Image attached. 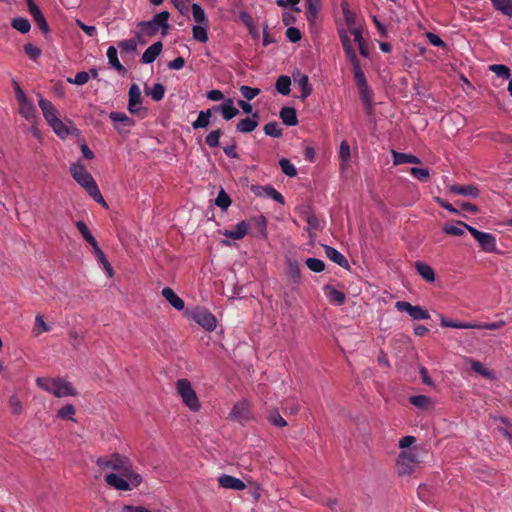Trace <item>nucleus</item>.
Returning a JSON list of instances; mask_svg holds the SVG:
<instances>
[{"label":"nucleus","mask_w":512,"mask_h":512,"mask_svg":"<svg viewBox=\"0 0 512 512\" xmlns=\"http://www.w3.org/2000/svg\"><path fill=\"white\" fill-rule=\"evenodd\" d=\"M96 464L102 470H113L121 476L128 478L134 487H138L142 482V476L133 470L130 459L118 453L99 457Z\"/></svg>","instance_id":"1"},{"label":"nucleus","mask_w":512,"mask_h":512,"mask_svg":"<svg viewBox=\"0 0 512 512\" xmlns=\"http://www.w3.org/2000/svg\"><path fill=\"white\" fill-rule=\"evenodd\" d=\"M70 174L72 178L85 189L87 194L97 203L103 207H107L98 185L92 175L87 171L84 164L81 162L72 163L70 166Z\"/></svg>","instance_id":"2"},{"label":"nucleus","mask_w":512,"mask_h":512,"mask_svg":"<svg viewBox=\"0 0 512 512\" xmlns=\"http://www.w3.org/2000/svg\"><path fill=\"white\" fill-rule=\"evenodd\" d=\"M339 39L343 47L345 56L352 65L354 81L356 86L358 87L368 84L365 74L361 68L360 61L357 57L356 51L353 47L352 40L347 37L346 32L342 28L339 30Z\"/></svg>","instance_id":"3"},{"label":"nucleus","mask_w":512,"mask_h":512,"mask_svg":"<svg viewBox=\"0 0 512 512\" xmlns=\"http://www.w3.org/2000/svg\"><path fill=\"white\" fill-rule=\"evenodd\" d=\"M36 384L42 390L53 394L57 398L76 396L77 390L64 378L38 377Z\"/></svg>","instance_id":"4"},{"label":"nucleus","mask_w":512,"mask_h":512,"mask_svg":"<svg viewBox=\"0 0 512 512\" xmlns=\"http://www.w3.org/2000/svg\"><path fill=\"white\" fill-rule=\"evenodd\" d=\"M340 6L343 19L336 20L337 33L339 34V30L342 28L346 34H348L349 30L362 25V19L356 14L355 11L350 9V5L347 0H341ZM347 37L351 39L349 35H347Z\"/></svg>","instance_id":"5"},{"label":"nucleus","mask_w":512,"mask_h":512,"mask_svg":"<svg viewBox=\"0 0 512 512\" xmlns=\"http://www.w3.org/2000/svg\"><path fill=\"white\" fill-rule=\"evenodd\" d=\"M176 389L184 404L189 407L191 411H199L201 408L200 402L195 390L192 388L191 383L187 379H179L176 382Z\"/></svg>","instance_id":"6"},{"label":"nucleus","mask_w":512,"mask_h":512,"mask_svg":"<svg viewBox=\"0 0 512 512\" xmlns=\"http://www.w3.org/2000/svg\"><path fill=\"white\" fill-rule=\"evenodd\" d=\"M459 225L465 227L470 232L484 252L492 253L496 251V238L494 235L479 231L464 222H459Z\"/></svg>","instance_id":"7"},{"label":"nucleus","mask_w":512,"mask_h":512,"mask_svg":"<svg viewBox=\"0 0 512 512\" xmlns=\"http://www.w3.org/2000/svg\"><path fill=\"white\" fill-rule=\"evenodd\" d=\"M189 318L207 331H213L216 328L215 316L205 308H195L190 311Z\"/></svg>","instance_id":"8"},{"label":"nucleus","mask_w":512,"mask_h":512,"mask_svg":"<svg viewBox=\"0 0 512 512\" xmlns=\"http://www.w3.org/2000/svg\"><path fill=\"white\" fill-rule=\"evenodd\" d=\"M418 463L417 457L412 452L402 451L397 459V471L399 475L411 474L416 464Z\"/></svg>","instance_id":"9"},{"label":"nucleus","mask_w":512,"mask_h":512,"mask_svg":"<svg viewBox=\"0 0 512 512\" xmlns=\"http://www.w3.org/2000/svg\"><path fill=\"white\" fill-rule=\"evenodd\" d=\"M395 307L400 312H406L414 320H426L430 318L427 310L421 306H414L407 301H397Z\"/></svg>","instance_id":"10"},{"label":"nucleus","mask_w":512,"mask_h":512,"mask_svg":"<svg viewBox=\"0 0 512 512\" xmlns=\"http://www.w3.org/2000/svg\"><path fill=\"white\" fill-rule=\"evenodd\" d=\"M229 418L240 423L249 421L251 419V411L248 402L246 400L237 402L233 406Z\"/></svg>","instance_id":"11"},{"label":"nucleus","mask_w":512,"mask_h":512,"mask_svg":"<svg viewBox=\"0 0 512 512\" xmlns=\"http://www.w3.org/2000/svg\"><path fill=\"white\" fill-rule=\"evenodd\" d=\"M105 482L112 488L119 491H129L134 487L132 482L121 476L119 473H109L105 475Z\"/></svg>","instance_id":"12"},{"label":"nucleus","mask_w":512,"mask_h":512,"mask_svg":"<svg viewBox=\"0 0 512 512\" xmlns=\"http://www.w3.org/2000/svg\"><path fill=\"white\" fill-rule=\"evenodd\" d=\"M129 101H128V111L131 114L137 115L142 111V96L141 90L137 84H132L129 88L128 92Z\"/></svg>","instance_id":"13"},{"label":"nucleus","mask_w":512,"mask_h":512,"mask_svg":"<svg viewBox=\"0 0 512 512\" xmlns=\"http://www.w3.org/2000/svg\"><path fill=\"white\" fill-rule=\"evenodd\" d=\"M292 77L294 79L295 84H297L298 87L300 88V98L302 101H304L307 97H309L312 94L313 91V88L309 83V77L308 75L302 73L299 70L294 71Z\"/></svg>","instance_id":"14"},{"label":"nucleus","mask_w":512,"mask_h":512,"mask_svg":"<svg viewBox=\"0 0 512 512\" xmlns=\"http://www.w3.org/2000/svg\"><path fill=\"white\" fill-rule=\"evenodd\" d=\"M27 6L35 23L43 33L49 32V25L38 5L33 0H27Z\"/></svg>","instance_id":"15"},{"label":"nucleus","mask_w":512,"mask_h":512,"mask_svg":"<svg viewBox=\"0 0 512 512\" xmlns=\"http://www.w3.org/2000/svg\"><path fill=\"white\" fill-rule=\"evenodd\" d=\"M259 124V113L256 111L251 117L240 119L236 124V131L239 133H251Z\"/></svg>","instance_id":"16"},{"label":"nucleus","mask_w":512,"mask_h":512,"mask_svg":"<svg viewBox=\"0 0 512 512\" xmlns=\"http://www.w3.org/2000/svg\"><path fill=\"white\" fill-rule=\"evenodd\" d=\"M219 486L225 489L242 491L246 488L245 483L234 476L223 474L218 478Z\"/></svg>","instance_id":"17"},{"label":"nucleus","mask_w":512,"mask_h":512,"mask_svg":"<svg viewBox=\"0 0 512 512\" xmlns=\"http://www.w3.org/2000/svg\"><path fill=\"white\" fill-rule=\"evenodd\" d=\"M161 295L165 298L170 305L178 311H181L185 307L184 301L174 292L170 287H165L161 291Z\"/></svg>","instance_id":"18"},{"label":"nucleus","mask_w":512,"mask_h":512,"mask_svg":"<svg viewBox=\"0 0 512 512\" xmlns=\"http://www.w3.org/2000/svg\"><path fill=\"white\" fill-rule=\"evenodd\" d=\"M109 118L115 123V129L118 131H121V126L131 128L135 125L134 119L121 112H111Z\"/></svg>","instance_id":"19"},{"label":"nucleus","mask_w":512,"mask_h":512,"mask_svg":"<svg viewBox=\"0 0 512 512\" xmlns=\"http://www.w3.org/2000/svg\"><path fill=\"white\" fill-rule=\"evenodd\" d=\"M163 48V44L161 41H157L151 46H149L144 53L142 54L141 61L145 64L153 63L156 58L160 55Z\"/></svg>","instance_id":"20"},{"label":"nucleus","mask_w":512,"mask_h":512,"mask_svg":"<svg viewBox=\"0 0 512 512\" xmlns=\"http://www.w3.org/2000/svg\"><path fill=\"white\" fill-rule=\"evenodd\" d=\"M38 105L42 110L43 116L48 124L58 117L57 110L51 101L40 97Z\"/></svg>","instance_id":"21"},{"label":"nucleus","mask_w":512,"mask_h":512,"mask_svg":"<svg viewBox=\"0 0 512 512\" xmlns=\"http://www.w3.org/2000/svg\"><path fill=\"white\" fill-rule=\"evenodd\" d=\"M249 227L250 224L248 222L241 221L233 230H225L223 235L233 240H240L247 235Z\"/></svg>","instance_id":"22"},{"label":"nucleus","mask_w":512,"mask_h":512,"mask_svg":"<svg viewBox=\"0 0 512 512\" xmlns=\"http://www.w3.org/2000/svg\"><path fill=\"white\" fill-rule=\"evenodd\" d=\"M449 189L454 194L469 196V197H473V198H477L480 194L478 187L475 185L454 184V185L450 186Z\"/></svg>","instance_id":"23"},{"label":"nucleus","mask_w":512,"mask_h":512,"mask_svg":"<svg viewBox=\"0 0 512 512\" xmlns=\"http://www.w3.org/2000/svg\"><path fill=\"white\" fill-rule=\"evenodd\" d=\"M324 293L329 301L335 305H342L345 301V294L331 285L324 287Z\"/></svg>","instance_id":"24"},{"label":"nucleus","mask_w":512,"mask_h":512,"mask_svg":"<svg viewBox=\"0 0 512 512\" xmlns=\"http://www.w3.org/2000/svg\"><path fill=\"white\" fill-rule=\"evenodd\" d=\"M325 254L331 261L338 264L340 267L346 268L349 266L348 260L337 249L325 246Z\"/></svg>","instance_id":"25"},{"label":"nucleus","mask_w":512,"mask_h":512,"mask_svg":"<svg viewBox=\"0 0 512 512\" xmlns=\"http://www.w3.org/2000/svg\"><path fill=\"white\" fill-rule=\"evenodd\" d=\"M359 95L361 98V101L365 107L367 114H372L373 112V105H372V92L368 86V84L364 86H358Z\"/></svg>","instance_id":"26"},{"label":"nucleus","mask_w":512,"mask_h":512,"mask_svg":"<svg viewBox=\"0 0 512 512\" xmlns=\"http://www.w3.org/2000/svg\"><path fill=\"white\" fill-rule=\"evenodd\" d=\"M321 8V0H306V17L309 23H315Z\"/></svg>","instance_id":"27"},{"label":"nucleus","mask_w":512,"mask_h":512,"mask_svg":"<svg viewBox=\"0 0 512 512\" xmlns=\"http://www.w3.org/2000/svg\"><path fill=\"white\" fill-rule=\"evenodd\" d=\"M19 113L26 120L33 122L36 119L37 110L34 104L27 100L25 102L19 103Z\"/></svg>","instance_id":"28"},{"label":"nucleus","mask_w":512,"mask_h":512,"mask_svg":"<svg viewBox=\"0 0 512 512\" xmlns=\"http://www.w3.org/2000/svg\"><path fill=\"white\" fill-rule=\"evenodd\" d=\"M417 273L427 282L431 283L435 280V273L431 266L428 264L417 261L415 263Z\"/></svg>","instance_id":"29"},{"label":"nucleus","mask_w":512,"mask_h":512,"mask_svg":"<svg viewBox=\"0 0 512 512\" xmlns=\"http://www.w3.org/2000/svg\"><path fill=\"white\" fill-rule=\"evenodd\" d=\"M280 118L287 126H295L298 124L296 110L292 107H283L280 110Z\"/></svg>","instance_id":"30"},{"label":"nucleus","mask_w":512,"mask_h":512,"mask_svg":"<svg viewBox=\"0 0 512 512\" xmlns=\"http://www.w3.org/2000/svg\"><path fill=\"white\" fill-rule=\"evenodd\" d=\"M392 156H393L394 165H401V164H406V163H412V164H420L421 163V160L418 157L411 155V154L396 152L393 150Z\"/></svg>","instance_id":"31"},{"label":"nucleus","mask_w":512,"mask_h":512,"mask_svg":"<svg viewBox=\"0 0 512 512\" xmlns=\"http://www.w3.org/2000/svg\"><path fill=\"white\" fill-rule=\"evenodd\" d=\"M170 17V13L168 11H162L160 13H157L153 16L151 19L152 22L155 23L157 27L162 29V35L165 36L169 29L168 20Z\"/></svg>","instance_id":"32"},{"label":"nucleus","mask_w":512,"mask_h":512,"mask_svg":"<svg viewBox=\"0 0 512 512\" xmlns=\"http://www.w3.org/2000/svg\"><path fill=\"white\" fill-rule=\"evenodd\" d=\"M109 64L119 73H125L126 68L120 63L117 55V49L114 46H109L106 52Z\"/></svg>","instance_id":"33"},{"label":"nucleus","mask_w":512,"mask_h":512,"mask_svg":"<svg viewBox=\"0 0 512 512\" xmlns=\"http://www.w3.org/2000/svg\"><path fill=\"white\" fill-rule=\"evenodd\" d=\"M339 158H340V169L342 171H344L347 168L350 158H351L350 146L346 140H343L340 143Z\"/></svg>","instance_id":"34"},{"label":"nucleus","mask_w":512,"mask_h":512,"mask_svg":"<svg viewBox=\"0 0 512 512\" xmlns=\"http://www.w3.org/2000/svg\"><path fill=\"white\" fill-rule=\"evenodd\" d=\"M239 114V110L234 106V101L232 98L224 99V108L222 117L225 120H231Z\"/></svg>","instance_id":"35"},{"label":"nucleus","mask_w":512,"mask_h":512,"mask_svg":"<svg viewBox=\"0 0 512 512\" xmlns=\"http://www.w3.org/2000/svg\"><path fill=\"white\" fill-rule=\"evenodd\" d=\"M212 117L209 110H202L199 112L198 117L192 122L193 129L207 128L210 124V118Z\"/></svg>","instance_id":"36"},{"label":"nucleus","mask_w":512,"mask_h":512,"mask_svg":"<svg viewBox=\"0 0 512 512\" xmlns=\"http://www.w3.org/2000/svg\"><path fill=\"white\" fill-rule=\"evenodd\" d=\"M493 7L502 14L512 17V0H490Z\"/></svg>","instance_id":"37"},{"label":"nucleus","mask_w":512,"mask_h":512,"mask_svg":"<svg viewBox=\"0 0 512 512\" xmlns=\"http://www.w3.org/2000/svg\"><path fill=\"white\" fill-rule=\"evenodd\" d=\"M291 79L289 76L281 75L276 80L275 88L282 95H288L291 91Z\"/></svg>","instance_id":"38"},{"label":"nucleus","mask_w":512,"mask_h":512,"mask_svg":"<svg viewBox=\"0 0 512 512\" xmlns=\"http://www.w3.org/2000/svg\"><path fill=\"white\" fill-rule=\"evenodd\" d=\"M145 93L151 96L154 101L159 102L164 98L165 87L161 83H156L151 89L146 88Z\"/></svg>","instance_id":"39"},{"label":"nucleus","mask_w":512,"mask_h":512,"mask_svg":"<svg viewBox=\"0 0 512 512\" xmlns=\"http://www.w3.org/2000/svg\"><path fill=\"white\" fill-rule=\"evenodd\" d=\"M440 324L442 327L457 328V329H473V322H461L448 320L444 317L441 318Z\"/></svg>","instance_id":"40"},{"label":"nucleus","mask_w":512,"mask_h":512,"mask_svg":"<svg viewBox=\"0 0 512 512\" xmlns=\"http://www.w3.org/2000/svg\"><path fill=\"white\" fill-rule=\"evenodd\" d=\"M140 33L149 37L155 36L160 30L152 20L139 23Z\"/></svg>","instance_id":"41"},{"label":"nucleus","mask_w":512,"mask_h":512,"mask_svg":"<svg viewBox=\"0 0 512 512\" xmlns=\"http://www.w3.org/2000/svg\"><path fill=\"white\" fill-rule=\"evenodd\" d=\"M194 20L201 25H208V19L205 11L199 4H192L191 6Z\"/></svg>","instance_id":"42"},{"label":"nucleus","mask_w":512,"mask_h":512,"mask_svg":"<svg viewBox=\"0 0 512 512\" xmlns=\"http://www.w3.org/2000/svg\"><path fill=\"white\" fill-rule=\"evenodd\" d=\"M11 26L21 33H27L31 28L29 20L23 17H16L12 19Z\"/></svg>","instance_id":"43"},{"label":"nucleus","mask_w":512,"mask_h":512,"mask_svg":"<svg viewBox=\"0 0 512 512\" xmlns=\"http://www.w3.org/2000/svg\"><path fill=\"white\" fill-rule=\"evenodd\" d=\"M53 131L61 138L69 134V130L61 119L58 117L49 123Z\"/></svg>","instance_id":"44"},{"label":"nucleus","mask_w":512,"mask_h":512,"mask_svg":"<svg viewBox=\"0 0 512 512\" xmlns=\"http://www.w3.org/2000/svg\"><path fill=\"white\" fill-rule=\"evenodd\" d=\"M248 223L254 226V228L257 230L259 237H266V219L264 216L255 217Z\"/></svg>","instance_id":"45"},{"label":"nucleus","mask_w":512,"mask_h":512,"mask_svg":"<svg viewBox=\"0 0 512 512\" xmlns=\"http://www.w3.org/2000/svg\"><path fill=\"white\" fill-rule=\"evenodd\" d=\"M222 134H223V132L221 129H216V130L211 131L205 137L206 145L209 146L210 148L218 147L220 144L219 140H220V137L222 136Z\"/></svg>","instance_id":"46"},{"label":"nucleus","mask_w":512,"mask_h":512,"mask_svg":"<svg viewBox=\"0 0 512 512\" xmlns=\"http://www.w3.org/2000/svg\"><path fill=\"white\" fill-rule=\"evenodd\" d=\"M287 273L294 283H299L301 278V271L296 261H289Z\"/></svg>","instance_id":"47"},{"label":"nucleus","mask_w":512,"mask_h":512,"mask_svg":"<svg viewBox=\"0 0 512 512\" xmlns=\"http://www.w3.org/2000/svg\"><path fill=\"white\" fill-rule=\"evenodd\" d=\"M215 204L222 210H227L231 205V199L229 195L221 189L215 199Z\"/></svg>","instance_id":"48"},{"label":"nucleus","mask_w":512,"mask_h":512,"mask_svg":"<svg viewBox=\"0 0 512 512\" xmlns=\"http://www.w3.org/2000/svg\"><path fill=\"white\" fill-rule=\"evenodd\" d=\"M279 165L281 167L282 172L289 176V177H295L297 175V169L296 167L291 163L289 159L282 158L279 161Z\"/></svg>","instance_id":"49"},{"label":"nucleus","mask_w":512,"mask_h":512,"mask_svg":"<svg viewBox=\"0 0 512 512\" xmlns=\"http://www.w3.org/2000/svg\"><path fill=\"white\" fill-rule=\"evenodd\" d=\"M460 221H457L456 224H446L443 227V232L448 235H454V236H462L465 233V230H467L465 227L459 225Z\"/></svg>","instance_id":"50"},{"label":"nucleus","mask_w":512,"mask_h":512,"mask_svg":"<svg viewBox=\"0 0 512 512\" xmlns=\"http://www.w3.org/2000/svg\"><path fill=\"white\" fill-rule=\"evenodd\" d=\"M193 38L201 43H206L208 41V33L207 29L202 25H195L192 28Z\"/></svg>","instance_id":"51"},{"label":"nucleus","mask_w":512,"mask_h":512,"mask_svg":"<svg viewBox=\"0 0 512 512\" xmlns=\"http://www.w3.org/2000/svg\"><path fill=\"white\" fill-rule=\"evenodd\" d=\"M409 173L419 181L427 182L430 178V172L427 168L412 167L409 169Z\"/></svg>","instance_id":"52"},{"label":"nucleus","mask_w":512,"mask_h":512,"mask_svg":"<svg viewBox=\"0 0 512 512\" xmlns=\"http://www.w3.org/2000/svg\"><path fill=\"white\" fill-rule=\"evenodd\" d=\"M412 405L420 409H426L430 405V398L425 395H415L409 398Z\"/></svg>","instance_id":"53"},{"label":"nucleus","mask_w":512,"mask_h":512,"mask_svg":"<svg viewBox=\"0 0 512 512\" xmlns=\"http://www.w3.org/2000/svg\"><path fill=\"white\" fill-rule=\"evenodd\" d=\"M264 132L266 135L279 138L282 136V129L279 127V124L275 121L269 122L264 126Z\"/></svg>","instance_id":"54"},{"label":"nucleus","mask_w":512,"mask_h":512,"mask_svg":"<svg viewBox=\"0 0 512 512\" xmlns=\"http://www.w3.org/2000/svg\"><path fill=\"white\" fill-rule=\"evenodd\" d=\"M50 331V327L44 322L42 315L37 314L35 317V325L33 328V333L38 336L43 332Z\"/></svg>","instance_id":"55"},{"label":"nucleus","mask_w":512,"mask_h":512,"mask_svg":"<svg viewBox=\"0 0 512 512\" xmlns=\"http://www.w3.org/2000/svg\"><path fill=\"white\" fill-rule=\"evenodd\" d=\"M239 90L241 95L248 101L253 100L261 92L259 88H254L246 85H242Z\"/></svg>","instance_id":"56"},{"label":"nucleus","mask_w":512,"mask_h":512,"mask_svg":"<svg viewBox=\"0 0 512 512\" xmlns=\"http://www.w3.org/2000/svg\"><path fill=\"white\" fill-rule=\"evenodd\" d=\"M265 195L269 198H272L276 202L280 204H284L285 200L281 193H279L273 186L267 185L263 187Z\"/></svg>","instance_id":"57"},{"label":"nucleus","mask_w":512,"mask_h":512,"mask_svg":"<svg viewBox=\"0 0 512 512\" xmlns=\"http://www.w3.org/2000/svg\"><path fill=\"white\" fill-rule=\"evenodd\" d=\"M489 69L500 78L508 79L510 77V70L505 65L493 64L489 67Z\"/></svg>","instance_id":"58"},{"label":"nucleus","mask_w":512,"mask_h":512,"mask_svg":"<svg viewBox=\"0 0 512 512\" xmlns=\"http://www.w3.org/2000/svg\"><path fill=\"white\" fill-rule=\"evenodd\" d=\"M306 265L311 271L316 273L322 272L325 269V263L317 258H308Z\"/></svg>","instance_id":"59"},{"label":"nucleus","mask_w":512,"mask_h":512,"mask_svg":"<svg viewBox=\"0 0 512 512\" xmlns=\"http://www.w3.org/2000/svg\"><path fill=\"white\" fill-rule=\"evenodd\" d=\"M90 79V74L86 71L78 72L74 78H67L69 83L82 86L86 84Z\"/></svg>","instance_id":"60"},{"label":"nucleus","mask_w":512,"mask_h":512,"mask_svg":"<svg viewBox=\"0 0 512 512\" xmlns=\"http://www.w3.org/2000/svg\"><path fill=\"white\" fill-rule=\"evenodd\" d=\"M269 422L276 427L287 426V421L280 415L277 410L272 411L268 416Z\"/></svg>","instance_id":"61"},{"label":"nucleus","mask_w":512,"mask_h":512,"mask_svg":"<svg viewBox=\"0 0 512 512\" xmlns=\"http://www.w3.org/2000/svg\"><path fill=\"white\" fill-rule=\"evenodd\" d=\"M239 19L249 29L250 33H253L256 30L254 20L248 12L241 11L239 13Z\"/></svg>","instance_id":"62"},{"label":"nucleus","mask_w":512,"mask_h":512,"mask_svg":"<svg viewBox=\"0 0 512 512\" xmlns=\"http://www.w3.org/2000/svg\"><path fill=\"white\" fill-rule=\"evenodd\" d=\"M76 227L78 231L81 233L82 237L89 243L94 241L95 237L91 234L87 225L83 221H77Z\"/></svg>","instance_id":"63"},{"label":"nucleus","mask_w":512,"mask_h":512,"mask_svg":"<svg viewBox=\"0 0 512 512\" xmlns=\"http://www.w3.org/2000/svg\"><path fill=\"white\" fill-rule=\"evenodd\" d=\"M25 54L32 60H37L41 55V50L31 43H27L23 47Z\"/></svg>","instance_id":"64"}]
</instances>
